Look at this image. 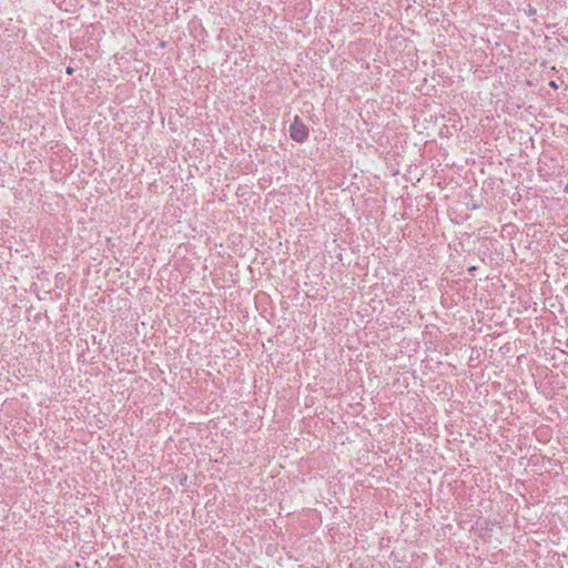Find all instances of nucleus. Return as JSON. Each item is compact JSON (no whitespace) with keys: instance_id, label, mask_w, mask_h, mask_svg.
Instances as JSON below:
<instances>
[{"instance_id":"7ed1b4c3","label":"nucleus","mask_w":568,"mask_h":568,"mask_svg":"<svg viewBox=\"0 0 568 568\" xmlns=\"http://www.w3.org/2000/svg\"><path fill=\"white\" fill-rule=\"evenodd\" d=\"M67 73H68V74H72V73H73V69H72L71 67H68V68H67Z\"/></svg>"},{"instance_id":"f257e3e1","label":"nucleus","mask_w":568,"mask_h":568,"mask_svg":"<svg viewBox=\"0 0 568 568\" xmlns=\"http://www.w3.org/2000/svg\"><path fill=\"white\" fill-rule=\"evenodd\" d=\"M290 136L298 143L305 142L308 138V128L301 121L298 115L294 118L290 126Z\"/></svg>"},{"instance_id":"f03ea898","label":"nucleus","mask_w":568,"mask_h":568,"mask_svg":"<svg viewBox=\"0 0 568 568\" xmlns=\"http://www.w3.org/2000/svg\"><path fill=\"white\" fill-rule=\"evenodd\" d=\"M549 87L552 88L554 90L558 89V84L556 83V81H550Z\"/></svg>"}]
</instances>
